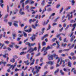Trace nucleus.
<instances>
[{"label": "nucleus", "mask_w": 76, "mask_h": 76, "mask_svg": "<svg viewBox=\"0 0 76 76\" xmlns=\"http://www.w3.org/2000/svg\"><path fill=\"white\" fill-rule=\"evenodd\" d=\"M58 56V55H57L56 54V53H54L53 55H51L48 58L49 60H53V59H54V57H57Z\"/></svg>", "instance_id": "obj_1"}, {"label": "nucleus", "mask_w": 76, "mask_h": 76, "mask_svg": "<svg viewBox=\"0 0 76 76\" xmlns=\"http://www.w3.org/2000/svg\"><path fill=\"white\" fill-rule=\"evenodd\" d=\"M28 26H26L24 28V31L26 32H31L32 31V29L30 28L29 30H25L27 28H28Z\"/></svg>", "instance_id": "obj_2"}, {"label": "nucleus", "mask_w": 76, "mask_h": 76, "mask_svg": "<svg viewBox=\"0 0 76 76\" xmlns=\"http://www.w3.org/2000/svg\"><path fill=\"white\" fill-rule=\"evenodd\" d=\"M46 63L47 64H50V65L52 66L54 64V61H48L46 62Z\"/></svg>", "instance_id": "obj_3"}, {"label": "nucleus", "mask_w": 76, "mask_h": 76, "mask_svg": "<svg viewBox=\"0 0 76 76\" xmlns=\"http://www.w3.org/2000/svg\"><path fill=\"white\" fill-rule=\"evenodd\" d=\"M36 36L35 34H33L32 36L30 38L33 41H34V40L35 39V37H36Z\"/></svg>", "instance_id": "obj_4"}, {"label": "nucleus", "mask_w": 76, "mask_h": 76, "mask_svg": "<svg viewBox=\"0 0 76 76\" xmlns=\"http://www.w3.org/2000/svg\"><path fill=\"white\" fill-rule=\"evenodd\" d=\"M49 49H51V47L49 46H48L44 50V53H45V52H47V50H49Z\"/></svg>", "instance_id": "obj_5"}, {"label": "nucleus", "mask_w": 76, "mask_h": 76, "mask_svg": "<svg viewBox=\"0 0 76 76\" xmlns=\"http://www.w3.org/2000/svg\"><path fill=\"white\" fill-rule=\"evenodd\" d=\"M15 44V42H11L10 45H9V47H10V48H13V46Z\"/></svg>", "instance_id": "obj_6"}, {"label": "nucleus", "mask_w": 76, "mask_h": 76, "mask_svg": "<svg viewBox=\"0 0 76 76\" xmlns=\"http://www.w3.org/2000/svg\"><path fill=\"white\" fill-rule=\"evenodd\" d=\"M33 52L34 50L33 48H30L27 51V52H29L30 53H31V52Z\"/></svg>", "instance_id": "obj_7"}, {"label": "nucleus", "mask_w": 76, "mask_h": 76, "mask_svg": "<svg viewBox=\"0 0 76 76\" xmlns=\"http://www.w3.org/2000/svg\"><path fill=\"white\" fill-rule=\"evenodd\" d=\"M35 68L36 70V73H38L39 71V69L38 68V66H36L35 67Z\"/></svg>", "instance_id": "obj_8"}, {"label": "nucleus", "mask_w": 76, "mask_h": 76, "mask_svg": "<svg viewBox=\"0 0 76 76\" xmlns=\"http://www.w3.org/2000/svg\"><path fill=\"white\" fill-rule=\"evenodd\" d=\"M22 9H20L19 11V13L20 14V15H25V12H22Z\"/></svg>", "instance_id": "obj_9"}, {"label": "nucleus", "mask_w": 76, "mask_h": 76, "mask_svg": "<svg viewBox=\"0 0 76 76\" xmlns=\"http://www.w3.org/2000/svg\"><path fill=\"white\" fill-rule=\"evenodd\" d=\"M24 63L26 64L27 65H29V61L28 60H27V61H24Z\"/></svg>", "instance_id": "obj_10"}, {"label": "nucleus", "mask_w": 76, "mask_h": 76, "mask_svg": "<svg viewBox=\"0 0 76 76\" xmlns=\"http://www.w3.org/2000/svg\"><path fill=\"white\" fill-rule=\"evenodd\" d=\"M12 38H13V39H15V37H16L17 34H12Z\"/></svg>", "instance_id": "obj_11"}, {"label": "nucleus", "mask_w": 76, "mask_h": 76, "mask_svg": "<svg viewBox=\"0 0 76 76\" xmlns=\"http://www.w3.org/2000/svg\"><path fill=\"white\" fill-rule=\"evenodd\" d=\"M68 66L69 67H71V66H72V63H71V62L69 61L68 62Z\"/></svg>", "instance_id": "obj_12"}, {"label": "nucleus", "mask_w": 76, "mask_h": 76, "mask_svg": "<svg viewBox=\"0 0 76 76\" xmlns=\"http://www.w3.org/2000/svg\"><path fill=\"white\" fill-rule=\"evenodd\" d=\"M26 45H28V47H31V44L29 42H27L26 43H25Z\"/></svg>", "instance_id": "obj_13"}, {"label": "nucleus", "mask_w": 76, "mask_h": 76, "mask_svg": "<svg viewBox=\"0 0 76 76\" xmlns=\"http://www.w3.org/2000/svg\"><path fill=\"white\" fill-rule=\"evenodd\" d=\"M56 43L57 44L58 46L56 47V48H57L58 49V48H59V47H60V45H59V43H58V42L57 41H56Z\"/></svg>", "instance_id": "obj_14"}, {"label": "nucleus", "mask_w": 76, "mask_h": 76, "mask_svg": "<svg viewBox=\"0 0 76 76\" xmlns=\"http://www.w3.org/2000/svg\"><path fill=\"white\" fill-rule=\"evenodd\" d=\"M35 59H33L32 60V62L30 64V66H32V65H33V64H34L35 63Z\"/></svg>", "instance_id": "obj_15"}, {"label": "nucleus", "mask_w": 76, "mask_h": 76, "mask_svg": "<svg viewBox=\"0 0 76 76\" xmlns=\"http://www.w3.org/2000/svg\"><path fill=\"white\" fill-rule=\"evenodd\" d=\"M51 25H50V24H49L48 26V28L47 29V31H48V30H50V29H51Z\"/></svg>", "instance_id": "obj_16"}, {"label": "nucleus", "mask_w": 76, "mask_h": 76, "mask_svg": "<svg viewBox=\"0 0 76 76\" xmlns=\"http://www.w3.org/2000/svg\"><path fill=\"white\" fill-rule=\"evenodd\" d=\"M10 62H11L12 63H15V60L14 58L10 60Z\"/></svg>", "instance_id": "obj_17"}, {"label": "nucleus", "mask_w": 76, "mask_h": 76, "mask_svg": "<svg viewBox=\"0 0 76 76\" xmlns=\"http://www.w3.org/2000/svg\"><path fill=\"white\" fill-rule=\"evenodd\" d=\"M23 34H24V37H26L27 36V34H26V33H25L24 31H23Z\"/></svg>", "instance_id": "obj_18"}, {"label": "nucleus", "mask_w": 76, "mask_h": 76, "mask_svg": "<svg viewBox=\"0 0 76 76\" xmlns=\"http://www.w3.org/2000/svg\"><path fill=\"white\" fill-rule=\"evenodd\" d=\"M46 8H47V6H46L45 7V10H43L42 12V14H43V13H44V12L45 11H46Z\"/></svg>", "instance_id": "obj_19"}, {"label": "nucleus", "mask_w": 76, "mask_h": 76, "mask_svg": "<svg viewBox=\"0 0 76 76\" xmlns=\"http://www.w3.org/2000/svg\"><path fill=\"white\" fill-rule=\"evenodd\" d=\"M71 3H72V6H74V5H75V1L73 0H72L71 1Z\"/></svg>", "instance_id": "obj_20"}, {"label": "nucleus", "mask_w": 76, "mask_h": 76, "mask_svg": "<svg viewBox=\"0 0 76 76\" xmlns=\"http://www.w3.org/2000/svg\"><path fill=\"white\" fill-rule=\"evenodd\" d=\"M18 11H19V10H18L17 9H15L14 10V14L16 15V12H18Z\"/></svg>", "instance_id": "obj_21"}, {"label": "nucleus", "mask_w": 76, "mask_h": 76, "mask_svg": "<svg viewBox=\"0 0 76 76\" xmlns=\"http://www.w3.org/2000/svg\"><path fill=\"white\" fill-rule=\"evenodd\" d=\"M58 72H59V69H57V70L55 72L54 75H56V73H57Z\"/></svg>", "instance_id": "obj_22"}, {"label": "nucleus", "mask_w": 76, "mask_h": 76, "mask_svg": "<svg viewBox=\"0 0 76 76\" xmlns=\"http://www.w3.org/2000/svg\"><path fill=\"white\" fill-rule=\"evenodd\" d=\"M44 30H45V28H43L42 29V32H41V33L42 35V34H44Z\"/></svg>", "instance_id": "obj_23"}, {"label": "nucleus", "mask_w": 76, "mask_h": 76, "mask_svg": "<svg viewBox=\"0 0 76 76\" xmlns=\"http://www.w3.org/2000/svg\"><path fill=\"white\" fill-rule=\"evenodd\" d=\"M60 73L61 74V75H64V72H63V71L62 70H61L60 71Z\"/></svg>", "instance_id": "obj_24"}, {"label": "nucleus", "mask_w": 76, "mask_h": 76, "mask_svg": "<svg viewBox=\"0 0 76 76\" xmlns=\"http://www.w3.org/2000/svg\"><path fill=\"white\" fill-rule=\"evenodd\" d=\"M38 45H39L38 49L39 50H40L41 49V43H39L38 44Z\"/></svg>", "instance_id": "obj_25"}, {"label": "nucleus", "mask_w": 76, "mask_h": 76, "mask_svg": "<svg viewBox=\"0 0 76 76\" xmlns=\"http://www.w3.org/2000/svg\"><path fill=\"white\" fill-rule=\"evenodd\" d=\"M13 25H14V26H15V27H18V25L16 23H14L13 24Z\"/></svg>", "instance_id": "obj_26"}, {"label": "nucleus", "mask_w": 76, "mask_h": 76, "mask_svg": "<svg viewBox=\"0 0 76 76\" xmlns=\"http://www.w3.org/2000/svg\"><path fill=\"white\" fill-rule=\"evenodd\" d=\"M72 16H73V15H71L69 18H68V20H70V19H71V18H72Z\"/></svg>", "instance_id": "obj_27"}, {"label": "nucleus", "mask_w": 76, "mask_h": 76, "mask_svg": "<svg viewBox=\"0 0 76 76\" xmlns=\"http://www.w3.org/2000/svg\"><path fill=\"white\" fill-rule=\"evenodd\" d=\"M38 23V20H37L36 23L35 24V26H38V24H37Z\"/></svg>", "instance_id": "obj_28"}, {"label": "nucleus", "mask_w": 76, "mask_h": 76, "mask_svg": "<svg viewBox=\"0 0 76 76\" xmlns=\"http://www.w3.org/2000/svg\"><path fill=\"white\" fill-rule=\"evenodd\" d=\"M48 12H51L52 11V9H51V8H49L47 10Z\"/></svg>", "instance_id": "obj_29"}, {"label": "nucleus", "mask_w": 76, "mask_h": 76, "mask_svg": "<svg viewBox=\"0 0 76 76\" xmlns=\"http://www.w3.org/2000/svg\"><path fill=\"white\" fill-rule=\"evenodd\" d=\"M28 3H29V0H26L25 2L26 4H27Z\"/></svg>", "instance_id": "obj_30"}, {"label": "nucleus", "mask_w": 76, "mask_h": 76, "mask_svg": "<svg viewBox=\"0 0 76 76\" xmlns=\"http://www.w3.org/2000/svg\"><path fill=\"white\" fill-rule=\"evenodd\" d=\"M46 45V43L44 42H43L42 43V45L43 46H44Z\"/></svg>", "instance_id": "obj_31"}, {"label": "nucleus", "mask_w": 76, "mask_h": 76, "mask_svg": "<svg viewBox=\"0 0 76 76\" xmlns=\"http://www.w3.org/2000/svg\"><path fill=\"white\" fill-rule=\"evenodd\" d=\"M22 7H23V9H25V8L24 7H25V3H23L22 4Z\"/></svg>", "instance_id": "obj_32"}, {"label": "nucleus", "mask_w": 76, "mask_h": 76, "mask_svg": "<svg viewBox=\"0 0 76 76\" xmlns=\"http://www.w3.org/2000/svg\"><path fill=\"white\" fill-rule=\"evenodd\" d=\"M72 58L73 60H76V57L75 56H72Z\"/></svg>", "instance_id": "obj_33"}, {"label": "nucleus", "mask_w": 76, "mask_h": 76, "mask_svg": "<svg viewBox=\"0 0 76 76\" xmlns=\"http://www.w3.org/2000/svg\"><path fill=\"white\" fill-rule=\"evenodd\" d=\"M4 42L5 44H9V42L8 41H6L5 42Z\"/></svg>", "instance_id": "obj_34"}, {"label": "nucleus", "mask_w": 76, "mask_h": 76, "mask_svg": "<svg viewBox=\"0 0 76 76\" xmlns=\"http://www.w3.org/2000/svg\"><path fill=\"white\" fill-rule=\"evenodd\" d=\"M69 49H64L63 50V51H69Z\"/></svg>", "instance_id": "obj_35"}, {"label": "nucleus", "mask_w": 76, "mask_h": 76, "mask_svg": "<svg viewBox=\"0 0 76 76\" xmlns=\"http://www.w3.org/2000/svg\"><path fill=\"white\" fill-rule=\"evenodd\" d=\"M54 69V67L53 66L50 67V70H53V69Z\"/></svg>", "instance_id": "obj_36"}, {"label": "nucleus", "mask_w": 76, "mask_h": 76, "mask_svg": "<svg viewBox=\"0 0 76 76\" xmlns=\"http://www.w3.org/2000/svg\"><path fill=\"white\" fill-rule=\"evenodd\" d=\"M35 45H36V43H34L31 44V46H34Z\"/></svg>", "instance_id": "obj_37"}, {"label": "nucleus", "mask_w": 76, "mask_h": 76, "mask_svg": "<svg viewBox=\"0 0 76 76\" xmlns=\"http://www.w3.org/2000/svg\"><path fill=\"white\" fill-rule=\"evenodd\" d=\"M66 38H65L64 39V42H68V40H66Z\"/></svg>", "instance_id": "obj_38"}, {"label": "nucleus", "mask_w": 76, "mask_h": 76, "mask_svg": "<svg viewBox=\"0 0 76 76\" xmlns=\"http://www.w3.org/2000/svg\"><path fill=\"white\" fill-rule=\"evenodd\" d=\"M2 64H4V66H5L6 65V62H4L3 61H2Z\"/></svg>", "instance_id": "obj_39"}, {"label": "nucleus", "mask_w": 76, "mask_h": 76, "mask_svg": "<svg viewBox=\"0 0 76 76\" xmlns=\"http://www.w3.org/2000/svg\"><path fill=\"white\" fill-rule=\"evenodd\" d=\"M9 6L8 5L7 6V12L8 13H9Z\"/></svg>", "instance_id": "obj_40"}, {"label": "nucleus", "mask_w": 76, "mask_h": 76, "mask_svg": "<svg viewBox=\"0 0 76 76\" xmlns=\"http://www.w3.org/2000/svg\"><path fill=\"white\" fill-rule=\"evenodd\" d=\"M33 51H37V47H35L34 49H33Z\"/></svg>", "instance_id": "obj_41"}, {"label": "nucleus", "mask_w": 76, "mask_h": 76, "mask_svg": "<svg viewBox=\"0 0 76 76\" xmlns=\"http://www.w3.org/2000/svg\"><path fill=\"white\" fill-rule=\"evenodd\" d=\"M70 22L71 23H73V22H75L76 21L75 20L74 21L73 20H72L70 21Z\"/></svg>", "instance_id": "obj_42"}, {"label": "nucleus", "mask_w": 76, "mask_h": 76, "mask_svg": "<svg viewBox=\"0 0 76 76\" xmlns=\"http://www.w3.org/2000/svg\"><path fill=\"white\" fill-rule=\"evenodd\" d=\"M26 56L27 57V58H28L29 57V56H30V55L29 54H28L26 55Z\"/></svg>", "instance_id": "obj_43"}, {"label": "nucleus", "mask_w": 76, "mask_h": 76, "mask_svg": "<svg viewBox=\"0 0 76 76\" xmlns=\"http://www.w3.org/2000/svg\"><path fill=\"white\" fill-rule=\"evenodd\" d=\"M69 27V25H67L66 27L65 28V30H67Z\"/></svg>", "instance_id": "obj_44"}, {"label": "nucleus", "mask_w": 76, "mask_h": 76, "mask_svg": "<svg viewBox=\"0 0 76 76\" xmlns=\"http://www.w3.org/2000/svg\"><path fill=\"white\" fill-rule=\"evenodd\" d=\"M56 40H57V38H54L52 39V41H53V42H54Z\"/></svg>", "instance_id": "obj_45"}, {"label": "nucleus", "mask_w": 76, "mask_h": 76, "mask_svg": "<svg viewBox=\"0 0 76 76\" xmlns=\"http://www.w3.org/2000/svg\"><path fill=\"white\" fill-rule=\"evenodd\" d=\"M3 50H6L7 49V47L5 46L3 47Z\"/></svg>", "instance_id": "obj_46"}, {"label": "nucleus", "mask_w": 76, "mask_h": 76, "mask_svg": "<svg viewBox=\"0 0 76 76\" xmlns=\"http://www.w3.org/2000/svg\"><path fill=\"white\" fill-rule=\"evenodd\" d=\"M71 8V7L70 6L69 7H68V8H67L66 10L67 11L68 10H69V9H70V8Z\"/></svg>", "instance_id": "obj_47"}, {"label": "nucleus", "mask_w": 76, "mask_h": 76, "mask_svg": "<svg viewBox=\"0 0 76 76\" xmlns=\"http://www.w3.org/2000/svg\"><path fill=\"white\" fill-rule=\"evenodd\" d=\"M32 57H33V56H31V57L30 59V61H32V60L33 59V58H32Z\"/></svg>", "instance_id": "obj_48"}, {"label": "nucleus", "mask_w": 76, "mask_h": 76, "mask_svg": "<svg viewBox=\"0 0 76 76\" xmlns=\"http://www.w3.org/2000/svg\"><path fill=\"white\" fill-rule=\"evenodd\" d=\"M56 14V13H52L51 15V16H54V15H55V14Z\"/></svg>", "instance_id": "obj_49"}, {"label": "nucleus", "mask_w": 76, "mask_h": 76, "mask_svg": "<svg viewBox=\"0 0 76 76\" xmlns=\"http://www.w3.org/2000/svg\"><path fill=\"white\" fill-rule=\"evenodd\" d=\"M64 8H62L60 10V13H61V12L63 10Z\"/></svg>", "instance_id": "obj_50"}, {"label": "nucleus", "mask_w": 76, "mask_h": 76, "mask_svg": "<svg viewBox=\"0 0 76 76\" xmlns=\"http://www.w3.org/2000/svg\"><path fill=\"white\" fill-rule=\"evenodd\" d=\"M70 16V15L69 14H68L66 16V18H67L68 17H69Z\"/></svg>", "instance_id": "obj_51"}, {"label": "nucleus", "mask_w": 76, "mask_h": 76, "mask_svg": "<svg viewBox=\"0 0 76 76\" xmlns=\"http://www.w3.org/2000/svg\"><path fill=\"white\" fill-rule=\"evenodd\" d=\"M21 76H24V72L23 71L21 73Z\"/></svg>", "instance_id": "obj_52"}, {"label": "nucleus", "mask_w": 76, "mask_h": 76, "mask_svg": "<svg viewBox=\"0 0 76 76\" xmlns=\"http://www.w3.org/2000/svg\"><path fill=\"white\" fill-rule=\"evenodd\" d=\"M7 16H8V14L5 15L4 17V19H6V18H7Z\"/></svg>", "instance_id": "obj_53"}, {"label": "nucleus", "mask_w": 76, "mask_h": 76, "mask_svg": "<svg viewBox=\"0 0 76 76\" xmlns=\"http://www.w3.org/2000/svg\"><path fill=\"white\" fill-rule=\"evenodd\" d=\"M13 58H18V57L16 56H13Z\"/></svg>", "instance_id": "obj_54"}, {"label": "nucleus", "mask_w": 76, "mask_h": 76, "mask_svg": "<svg viewBox=\"0 0 76 76\" xmlns=\"http://www.w3.org/2000/svg\"><path fill=\"white\" fill-rule=\"evenodd\" d=\"M26 9L28 10V9H29V5H27L26 6Z\"/></svg>", "instance_id": "obj_55"}, {"label": "nucleus", "mask_w": 76, "mask_h": 76, "mask_svg": "<svg viewBox=\"0 0 76 76\" xmlns=\"http://www.w3.org/2000/svg\"><path fill=\"white\" fill-rule=\"evenodd\" d=\"M3 57L4 58H6V54H5L4 55H3Z\"/></svg>", "instance_id": "obj_56"}, {"label": "nucleus", "mask_w": 76, "mask_h": 76, "mask_svg": "<svg viewBox=\"0 0 76 76\" xmlns=\"http://www.w3.org/2000/svg\"><path fill=\"white\" fill-rule=\"evenodd\" d=\"M24 54V52H21L20 53V55H23V54Z\"/></svg>", "instance_id": "obj_57"}, {"label": "nucleus", "mask_w": 76, "mask_h": 76, "mask_svg": "<svg viewBox=\"0 0 76 76\" xmlns=\"http://www.w3.org/2000/svg\"><path fill=\"white\" fill-rule=\"evenodd\" d=\"M63 50H59L58 51V52H59V53H62L63 52Z\"/></svg>", "instance_id": "obj_58"}, {"label": "nucleus", "mask_w": 76, "mask_h": 76, "mask_svg": "<svg viewBox=\"0 0 76 76\" xmlns=\"http://www.w3.org/2000/svg\"><path fill=\"white\" fill-rule=\"evenodd\" d=\"M60 61V59H58V61H57V63L58 64V63H59Z\"/></svg>", "instance_id": "obj_59"}, {"label": "nucleus", "mask_w": 76, "mask_h": 76, "mask_svg": "<svg viewBox=\"0 0 76 76\" xmlns=\"http://www.w3.org/2000/svg\"><path fill=\"white\" fill-rule=\"evenodd\" d=\"M32 28H34V29H35V28H36V27H35V26H34V25H32Z\"/></svg>", "instance_id": "obj_60"}, {"label": "nucleus", "mask_w": 76, "mask_h": 76, "mask_svg": "<svg viewBox=\"0 0 76 76\" xmlns=\"http://www.w3.org/2000/svg\"><path fill=\"white\" fill-rule=\"evenodd\" d=\"M39 61V59H37L36 61V64H38V62Z\"/></svg>", "instance_id": "obj_61"}, {"label": "nucleus", "mask_w": 76, "mask_h": 76, "mask_svg": "<svg viewBox=\"0 0 76 76\" xmlns=\"http://www.w3.org/2000/svg\"><path fill=\"white\" fill-rule=\"evenodd\" d=\"M73 39H74L73 38V37H72L70 40L71 42H72V41H73Z\"/></svg>", "instance_id": "obj_62"}, {"label": "nucleus", "mask_w": 76, "mask_h": 76, "mask_svg": "<svg viewBox=\"0 0 76 76\" xmlns=\"http://www.w3.org/2000/svg\"><path fill=\"white\" fill-rule=\"evenodd\" d=\"M19 46L17 45H15V47L16 48H19Z\"/></svg>", "instance_id": "obj_63"}, {"label": "nucleus", "mask_w": 76, "mask_h": 76, "mask_svg": "<svg viewBox=\"0 0 76 76\" xmlns=\"http://www.w3.org/2000/svg\"><path fill=\"white\" fill-rule=\"evenodd\" d=\"M74 54H75L74 53H70V55L71 56H74Z\"/></svg>", "instance_id": "obj_64"}]
</instances>
